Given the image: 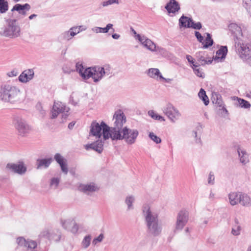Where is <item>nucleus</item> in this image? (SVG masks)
<instances>
[{
  "mask_svg": "<svg viewBox=\"0 0 251 251\" xmlns=\"http://www.w3.org/2000/svg\"><path fill=\"white\" fill-rule=\"evenodd\" d=\"M149 76L152 78L156 77V78H165L160 73L159 70L156 68L150 69L148 70Z\"/></svg>",
  "mask_w": 251,
  "mask_h": 251,
  "instance_id": "obj_29",
  "label": "nucleus"
},
{
  "mask_svg": "<svg viewBox=\"0 0 251 251\" xmlns=\"http://www.w3.org/2000/svg\"><path fill=\"white\" fill-rule=\"evenodd\" d=\"M16 94V88L9 84L1 85L0 88V98L5 102L14 103Z\"/></svg>",
  "mask_w": 251,
  "mask_h": 251,
  "instance_id": "obj_7",
  "label": "nucleus"
},
{
  "mask_svg": "<svg viewBox=\"0 0 251 251\" xmlns=\"http://www.w3.org/2000/svg\"><path fill=\"white\" fill-rule=\"evenodd\" d=\"M37 247V243L35 241H33L32 240H27L26 242V247L28 249H31L33 250Z\"/></svg>",
  "mask_w": 251,
  "mask_h": 251,
  "instance_id": "obj_43",
  "label": "nucleus"
},
{
  "mask_svg": "<svg viewBox=\"0 0 251 251\" xmlns=\"http://www.w3.org/2000/svg\"><path fill=\"white\" fill-rule=\"evenodd\" d=\"M60 38L62 40L69 41L71 39V36L69 35V32L68 31L63 32L60 36Z\"/></svg>",
  "mask_w": 251,
  "mask_h": 251,
  "instance_id": "obj_46",
  "label": "nucleus"
},
{
  "mask_svg": "<svg viewBox=\"0 0 251 251\" xmlns=\"http://www.w3.org/2000/svg\"><path fill=\"white\" fill-rule=\"evenodd\" d=\"M31 7L28 3L25 4H21L17 3V12L20 14L25 16L26 14V12L28 11Z\"/></svg>",
  "mask_w": 251,
  "mask_h": 251,
  "instance_id": "obj_27",
  "label": "nucleus"
},
{
  "mask_svg": "<svg viewBox=\"0 0 251 251\" xmlns=\"http://www.w3.org/2000/svg\"><path fill=\"white\" fill-rule=\"evenodd\" d=\"M34 76V71L32 69L24 71L18 78H32Z\"/></svg>",
  "mask_w": 251,
  "mask_h": 251,
  "instance_id": "obj_33",
  "label": "nucleus"
},
{
  "mask_svg": "<svg viewBox=\"0 0 251 251\" xmlns=\"http://www.w3.org/2000/svg\"><path fill=\"white\" fill-rule=\"evenodd\" d=\"M5 170L9 173L15 174L16 173V164L8 163L5 167Z\"/></svg>",
  "mask_w": 251,
  "mask_h": 251,
  "instance_id": "obj_37",
  "label": "nucleus"
},
{
  "mask_svg": "<svg viewBox=\"0 0 251 251\" xmlns=\"http://www.w3.org/2000/svg\"><path fill=\"white\" fill-rule=\"evenodd\" d=\"M68 31L69 32V35L71 38L76 35L75 33L74 32L73 30H71V28L68 30Z\"/></svg>",
  "mask_w": 251,
  "mask_h": 251,
  "instance_id": "obj_62",
  "label": "nucleus"
},
{
  "mask_svg": "<svg viewBox=\"0 0 251 251\" xmlns=\"http://www.w3.org/2000/svg\"><path fill=\"white\" fill-rule=\"evenodd\" d=\"M115 133L112 140H124V141L128 145L134 144L137 140L139 135V131L136 129H131L127 126H125L120 132Z\"/></svg>",
  "mask_w": 251,
  "mask_h": 251,
  "instance_id": "obj_3",
  "label": "nucleus"
},
{
  "mask_svg": "<svg viewBox=\"0 0 251 251\" xmlns=\"http://www.w3.org/2000/svg\"><path fill=\"white\" fill-rule=\"evenodd\" d=\"M82 26H74L71 28V30H73L75 33L76 35L79 33L80 31H82V29H80V28H82Z\"/></svg>",
  "mask_w": 251,
  "mask_h": 251,
  "instance_id": "obj_50",
  "label": "nucleus"
},
{
  "mask_svg": "<svg viewBox=\"0 0 251 251\" xmlns=\"http://www.w3.org/2000/svg\"><path fill=\"white\" fill-rule=\"evenodd\" d=\"M149 115L152 118L155 119V117L158 114L154 112L153 110H151L148 112Z\"/></svg>",
  "mask_w": 251,
  "mask_h": 251,
  "instance_id": "obj_55",
  "label": "nucleus"
},
{
  "mask_svg": "<svg viewBox=\"0 0 251 251\" xmlns=\"http://www.w3.org/2000/svg\"><path fill=\"white\" fill-rule=\"evenodd\" d=\"M17 130L19 135L25 136L29 133L31 128L25 121L21 120L17 124Z\"/></svg>",
  "mask_w": 251,
  "mask_h": 251,
  "instance_id": "obj_16",
  "label": "nucleus"
},
{
  "mask_svg": "<svg viewBox=\"0 0 251 251\" xmlns=\"http://www.w3.org/2000/svg\"><path fill=\"white\" fill-rule=\"evenodd\" d=\"M195 35L198 41L203 45L204 43V40L201 34L199 31H195Z\"/></svg>",
  "mask_w": 251,
  "mask_h": 251,
  "instance_id": "obj_48",
  "label": "nucleus"
},
{
  "mask_svg": "<svg viewBox=\"0 0 251 251\" xmlns=\"http://www.w3.org/2000/svg\"><path fill=\"white\" fill-rule=\"evenodd\" d=\"M196 62L194 64L195 68L206 64H210L213 61V59L208 57L207 53L205 51H199L196 54Z\"/></svg>",
  "mask_w": 251,
  "mask_h": 251,
  "instance_id": "obj_11",
  "label": "nucleus"
},
{
  "mask_svg": "<svg viewBox=\"0 0 251 251\" xmlns=\"http://www.w3.org/2000/svg\"><path fill=\"white\" fill-rule=\"evenodd\" d=\"M54 158L59 164L62 173L65 175H67L68 173V168L67 167L66 160L58 153L55 154Z\"/></svg>",
  "mask_w": 251,
  "mask_h": 251,
  "instance_id": "obj_17",
  "label": "nucleus"
},
{
  "mask_svg": "<svg viewBox=\"0 0 251 251\" xmlns=\"http://www.w3.org/2000/svg\"><path fill=\"white\" fill-rule=\"evenodd\" d=\"M8 9V5L7 1L5 0H0V13H5Z\"/></svg>",
  "mask_w": 251,
  "mask_h": 251,
  "instance_id": "obj_40",
  "label": "nucleus"
},
{
  "mask_svg": "<svg viewBox=\"0 0 251 251\" xmlns=\"http://www.w3.org/2000/svg\"><path fill=\"white\" fill-rule=\"evenodd\" d=\"M194 71L198 77H203L204 76L203 73L200 71L199 69H197L196 68H195Z\"/></svg>",
  "mask_w": 251,
  "mask_h": 251,
  "instance_id": "obj_53",
  "label": "nucleus"
},
{
  "mask_svg": "<svg viewBox=\"0 0 251 251\" xmlns=\"http://www.w3.org/2000/svg\"><path fill=\"white\" fill-rule=\"evenodd\" d=\"M213 44V40L211 38V36L210 34L209 33H206V37L205 39V43H203V48L204 49H207L208 47L212 46Z\"/></svg>",
  "mask_w": 251,
  "mask_h": 251,
  "instance_id": "obj_38",
  "label": "nucleus"
},
{
  "mask_svg": "<svg viewBox=\"0 0 251 251\" xmlns=\"http://www.w3.org/2000/svg\"><path fill=\"white\" fill-rule=\"evenodd\" d=\"M162 111L169 120L173 123H175L178 120L181 116V114L178 109L169 102L163 107Z\"/></svg>",
  "mask_w": 251,
  "mask_h": 251,
  "instance_id": "obj_8",
  "label": "nucleus"
},
{
  "mask_svg": "<svg viewBox=\"0 0 251 251\" xmlns=\"http://www.w3.org/2000/svg\"><path fill=\"white\" fill-rule=\"evenodd\" d=\"M91 239L92 238L91 235H87L85 236L81 243L82 248L83 249H87L91 244Z\"/></svg>",
  "mask_w": 251,
  "mask_h": 251,
  "instance_id": "obj_35",
  "label": "nucleus"
},
{
  "mask_svg": "<svg viewBox=\"0 0 251 251\" xmlns=\"http://www.w3.org/2000/svg\"><path fill=\"white\" fill-rule=\"evenodd\" d=\"M241 227L238 225L234 226L231 230V233L235 236L239 235L240 234Z\"/></svg>",
  "mask_w": 251,
  "mask_h": 251,
  "instance_id": "obj_44",
  "label": "nucleus"
},
{
  "mask_svg": "<svg viewBox=\"0 0 251 251\" xmlns=\"http://www.w3.org/2000/svg\"><path fill=\"white\" fill-rule=\"evenodd\" d=\"M137 38V40H138L145 48L151 51H155L156 45L151 40L143 35H138Z\"/></svg>",
  "mask_w": 251,
  "mask_h": 251,
  "instance_id": "obj_15",
  "label": "nucleus"
},
{
  "mask_svg": "<svg viewBox=\"0 0 251 251\" xmlns=\"http://www.w3.org/2000/svg\"><path fill=\"white\" fill-rule=\"evenodd\" d=\"M142 211L148 233L153 237L160 235L162 231V227L159 222L158 214L152 211L148 205H145L143 207Z\"/></svg>",
  "mask_w": 251,
  "mask_h": 251,
  "instance_id": "obj_1",
  "label": "nucleus"
},
{
  "mask_svg": "<svg viewBox=\"0 0 251 251\" xmlns=\"http://www.w3.org/2000/svg\"><path fill=\"white\" fill-rule=\"evenodd\" d=\"M215 104L220 108H221V110L225 112L226 114H227L228 111L226 107L224 106V104L222 100L217 98L216 101L215 102Z\"/></svg>",
  "mask_w": 251,
  "mask_h": 251,
  "instance_id": "obj_41",
  "label": "nucleus"
},
{
  "mask_svg": "<svg viewBox=\"0 0 251 251\" xmlns=\"http://www.w3.org/2000/svg\"><path fill=\"white\" fill-rule=\"evenodd\" d=\"M112 27V24H108L105 27H95L93 28L92 30L96 33H107L110 29H112L113 31H114V29Z\"/></svg>",
  "mask_w": 251,
  "mask_h": 251,
  "instance_id": "obj_30",
  "label": "nucleus"
},
{
  "mask_svg": "<svg viewBox=\"0 0 251 251\" xmlns=\"http://www.w3.org/2000/svg\"><path fill=\"white\" fill-rule=\"evenodd\" d=\"M186 59H187V60L189 62L192 64L193 65H194V64H195V62L194 61V59L192 57V56H191L190 55H187Z\"/></svg>",
  "mask_w": 251,
  "mask_h": 251,
  "instance_id": "obj_54",
  "label": "nucleus"
},
{
  "mask_svg": "<svg viewBox=\"0 0 251 251\" xmlns=\"http://www.w3.org/2000/svg\"><path fill=\"white\" fill-rule=\"evenodd\" d=\"M63 227L73 234H76L78 230V225L75 220L71 219L61 221Z\"/></svg>",
  "mask_w": 251,
  "mask_h": 251,
  "instance_id": "obj_12",
  "label": "nucleus"
},
{
  "mask_svg": "<svg viewBox=\"0 0 251 251\" xmlns=\"http://www.w3.org/2000/svg\"><path fill=\"white\" fill-rule=\"evenodd\" d=\"M198 96L199 98L202 100L205 105H207L209 104V100L208 97L206 95L205 91L202 88H201L199 92Z\"/></svg>",
  "mask_w": 251,
  "mask_h": 251,
  "instance_id": "obj_34",
  "label": "nucleus"
},
{
  "mask_svg": "<svg viewBox=\"0 0 251 251\" xmlns=\"http://www.w3.org/2000/svg\"><path fill=\"white\" fill-rule=\"evenodd\" d=\"M59 183V179L58 178H52L51 179L50 185L51 187L56 188Z\"/></svg>",
  "mask_w": 251,
  "mask_h": 251,
  "instance_id": "obj_49",
  "label": "nucleus"
},
{
  "mask_svg": "<svg viewBox=\"0 0 251 251\" xmlns=\"http://www.w3.org/2000/svg\"><path fill=\"white\" fill-rule=\"evenodd\" d=\"M51 232L53 233V234H50V235H51L52 236L56 237V235H60L61 236L60 233L59 232H58V231H57V233H55V232L54 231L51 230Z\"/></svg>",
  "mask_w": 251,
  "mask_h": 251,
  "instance_id": "obj_63",
  "label": "nucleus"
},
{
  "mask_svg": "<svg viewBox=\"0 0 251 251\" xmlns=\"http://www.w3.org/2000/svg\"><path fill=\"white\" fill-rule=\"evenodd\" d=\"M78 189L80 191L86 194H89L91 192H95L98 189V187L94 183L80 184Z\"/></svg>",
  "mask_w": 251,
  "mask_h": 251,
  "instance_id": "obj_22",
  "label": "nucleus"
},
{
  "mask_svg": "<svg viewBox=\"0 0 251 251\" xmlns=\"http://www.w3.org/2000/svg\"><path fill=\"white\" fill-rule=\"evenodd\" d=\"M214 175L211 172L210 173L208 176V182L209 184H213L214 182Z\"/></svg>",
  "mask_w": 251,
  "mask_h": 251,
  "instance_id": "obj_51",
  "label": "nucleus"
},
{
  "mask_svg": "<svg viewBox=\"0 0 251 251\" xmlns=\"http://www.w3.org/2000/svg\"><path fill=\"white\" fill-rule=\"evenodd\" d=\"M149 136L156 144H159L161 142V138L156 136L153 132H150Z\"/></svg>",
  "mask_w": 251,
  "mask_h": 251,
  "instance_id": "obj_42",
  "label": "nucleus"
},
{
  "mask_svg": "<svg viewBox=\"0 0 251 251\" xmlns=\"http://www.w3.org/2000/svg\"><path fill=\"white\" fill-rule=\"evenodd\" d=\"M27 168L23 161L20 160L17 163V174L24 175L25 173Z\"/></svg>",
  "mask_w": 251,
  "mask_h": 251,
  "instance_id": "obj_31",
  "label": "nucleus"
},
{
  "mask_svg": "<svg viewBox=\"0 0 251 251\" xmlns=\"http://www.w3.org/2000/svg\"><path fill=\"white\" fill-rule=\"evenodd\" d=\"M239 198L241 205L247 207L251 206V199L247 194L241 193Z\"/></svg>",
  "mask_w": 251,
  "mask_h": 251,
  "instance_id": "obj_26",
  "label": "nucleus"
},
{
  "mask_svg": "<svg viewBox=\"0 0 251 251\" xmlns=\"http://www.w3.org/2000/svg\"><path fill=\"white\" fill-rule=\"evenodd\" d=\"M155 120H161V121H165V119L163 117L157 114V115L155 117Z\"/></svg>",
  "mask_w": 251,
  "mask_h": 251,
  "instance_id": "obj_59",
  "label": "nucleus"
},
{
  "mask_svg": "<svg viewBox=\"0 0 251 251\" xmlns=\"http://www.w3.org/2000/svg\"><path fill=\"white\" fill-rule=\"evenodd\" d=\"M75 70L79 73L82 78H88L92 77V78H101L103 76H108L111 74L110 68L108 66L101 67L99 66L90 67L85 69L81 63L77 62L75 64Z\"/></svg>",
  "mask_w": 251,
  "mask_h": 251,
  "instance_id": "obj_2",
  "label": "nucleus"
},
{
  "mask_svg": "<svg viewBox=\"0 0 251 251\" xmlns=\"http://www.w3.org/2000/svg\"><path fill=\"white\" fill-rule=\"evenodd\" d=\"M235 48L239 57L245 61L251 55V45L244 43L240 39H235Z\"/></svg>",
  "mask_w": 251,
  "mask_h": 251,
  "instance_id": "obj_6",
  "label": "nucleus"
},
{
  "mask_svg": "<svg viewBox=\"0 0 251 251\" xmlns=\"http://www.w3.org/2000/svg\"><path fill=\"white\" fill-rule=\"evenodd\" d=\"M112 37L114 39H118L120 38V35L117 33H114L112 35Z\"/></svg>",
  "mask_w": 251,
  "mask_h": 251,
  "instance_id": "obj_64",
  "label": "nucleus"
},
{
  "mask_svg": "<svg viewBox=\"0 0 251 251\" xmlns=\"http://www.w3.org/2000/svg\"><path fill=\"white\" fill-rule=\"evenodd\" d=\"M104 238L103 234L101 233L99 236L94 238L92 241V243L94 245H96L99 242H101Z\"/></svg>",
  "mask_w": 251,
  "mask_h": 251,
  "instance_id": "obj_47",
  "label": "nucleus"
},
{
  "mask_svg": "<svg viewBox=\"0 0 251 251\" xmlns=\"http://www.w3.org/2000/svg\"><path fill=\"white\" fill-rule=\"evenodd\" d=\"M135 201V198L133 196H128L126 197L125 202L127 205L128 210L132 209L133 208V203Z\"/></svg>",
  "mask_w": 251,
  "mask_h": 251,
  "instance_id": "obj_36",
  "label": "nucleus"
},
{
  "mask_svg": "<svg viewBox=\"0 0 251 251\" xmlns=\"http://www.w3.org/2000/svg\"><path fill=\"white\" fill-rule=\"evenodd\" d=\"M63 71L64 73H70L71 72H74L75 70L74 69H68L67 67L66 66V67H63Z\"/></svg>",
  "mask_w": 251,
  "mask_h": 251,
  "instance_id": "obj_56",
  "label": "nucleus"
},
{
  "mask_svg": "<svg viewBox=\"0 0 251 251\" xmlns=\"http://www.w3.org/2000/svg\"><path fill=\"white\" fill-rule=\"evenodd\" d=\"M36 107L40 112L42 116H44L45 114V111L43 109L41 104L38 103L36 105Z\"/></svg>",
  "mask_w": 251,
  "mask_h": 251,
  "instance_id": "obj_52",
  "label": "nucleus"
},
{
  "mask_svg": "<svg viewBox=\"0 0 251 251\" xmlns=\"http://www.w3.org/2000/svg\"><path fill=\"white\" fill-rule=\"evenodd\" d=\"M114 121L113 126L110 127L111 133V139L113 137L115 133H117L116 131L120 132L123 128V125L126 122V117L121 110L116 111L113 117Z\"/></svg>",
  "mask_w": 251,
  "mask_h": 251,
  "instance_id": "obj_5",
  "label": "nucleus"
},
{
  "mask_svg": "<svg viewBox=\"0 0 251 251\" xmlns=\"http://www.w3.org/2000/svg\"><path fill=\"white\" fill-rule=\"evenodd\" d=\"M215 198V194L211 191L209 196V199L211 200H213Z\"/></svg>",
  "mask_w": 251,
  "mask_h": 251,
  "instance_id": "obj_60",
  "label": "nucleus"
},
{
  "mask_svg": "<svg viewBox=\"0 0 251 251\" xmlns=\"http://www.w3.org/2000/svg\"><path fill=\"white\" fill-rule=\"evenodd\" d=\"M89 134L90 135L98 138H100L102 135L104 140L111 138L110 127L103 121H101L100 124L96 121H93L91 125Z\"/></svg>",
  "mask_w": 251,
  "mask_h": 251,
  "instance_id": "obj_4",
  "label": "nucleus"
},
{
  "mask_svg": "<svg viewBox=\"0 0 251 251\" xmlns=\"http://www.w3.org/2000/svg\"><path fill=\"white\" fill-rule=\"evenodd\" d=\"M241 194V192H234L228 194L229 202L231 205L234 206L239 203Z\"/></svg>",
  "mask_w": 251,
  "mask_h": 251,
  "instance_id": "obj_23",
  "label": "nucleus"
},
{
  "mask_svg": "<svg viewBox=\"0 0 251 251\" xmlns=\"http://www.w3.org/2000/svg\"><path fill=\"white\" fill-rule=\"evenodd\" d=\"M27 241L23 237H19L17 238V244L19 246L26 247Z\"/></svg>",
  "mask_w": 251,
  "mask_h": 251,
  "instance_id": "obj_45",
  "label": "nucleus"
},
{
  "mask_svg": "<svg viewBox=\"0 0 251 251\" xmlns=\"http://www.w3.org/2000/svg\"><path fill=\"white\" fill-rule=\"evenodd\" d=\"M52 161L51 158L38 159L36 161L37 169H39L42 168H47L49 167Z\"/></svg>",
  "mask_w": 251,
  "mask_h": 251,
  "instance_id": "obj_24",
  "label": "nucleus"
},
{
  "mask_svg": "<svg viewBox=\"0 0 251 251\" xmlns=\"http://www.w3.org/2000/svg\"><path fill=\"white\" fill-rule=\"evenodd\" d=\"M7 75L8 77H13L16 76V73L14 71H12L8 73Z\"/></svg>",
  "mask_w": 251,
  "mask_h": 251,
  "instance_id": "obj_58",
  "label": "nucleus"
},
{
  "mask_svg": "<svg viewBox=\"0 0 251 251\" xmlns=\"http://www.w3.org/2000/svg\"><path fill=\"white\" fill-rule=\"evenodd\" d=\"M119 0H107L101 2L100 5V8L104 7L113 4H119Z\"/></svg>",
  "mask_w": 251,
  "mask_h": 251,
  "instance_id": "obj_39",
  "label": "nucleus"
},
{
  "mask_svg": "<svg viewBox=\"0 0 251 251\" xmlns=\"http://www.w3.org/2000/svg\"><path fill=\"white\" fill-rule=\"evenodd\" d=\"M7 26L5 27L3 34L4 36L12 37L14 36L16 31V19H9L6 20Z\"/></svg>",
  "mask_w": 251,
  "mask_h": 251,
  "instance_id": "obj_13",
  "label": "nucleus"
},
{
  "mask_svg": "<svg viewBox=\"0 0 251 251\" xmlns=\"http://www.w3.org/2000/svg\"><path fill=\"white\" fill-rule=\"evenodd\" d=\"M165 8L169 13H175L180 9V6L176 0H170L166 5Z\"/></svg>",
  "mask_w": 251,
  "mask_h": 251,
  "instance_id": "obj_19",
  "label": "nucleus"
},
{
  "mask_svg": "<svg viewBox=\"0 0 251 251\" xmlns=\"http://www.w3.org/2000/svg\"><path fill=\"white\" fill-rule=\"evenodd\" d=\"M155 51H158L161 53H164L166 52V50L164 49L156 47Z\"/></svg>",
  "mask_w": 251,
  "mask_h": 251,
  "instance_id": "obj_57",
  "label": "nucleus"
},
{
  "mask_svg": "<svg viewBox=\"0 0 251 251\" xmlns=\"http://www.w3.org/2000/svg\"><path fill=\"white\" fill-rule=\"evenodd\" d=\"M231 99L233 100H237L239 105L241 108L245 109H249L251 108V105L250 102L244 99L239 98L237 97H231Z\"/></svg>",
  "mask_w": 251,
  "mask_h": 251,
  "instance_id": "obj_28",
  "label": "nucleus"
},
{
  "mask_svg": "<svg viewBox=\"0 0 251 251\" xmlns=\"http://www.w3.org/2000/svg\"><path fill=\"white\" fill-rule=\"evenodd\" d=\"M85 149L86 150L90 149L93 150L99 153L102 152L103 149V142L101 140H97V141L87 144L85 146Z\"/></svg>",
  "mask_w": 251,
  "mask_h": 251,
  "instance_id": "obj_18",
  "label": "nucleus"
},
{
  "mask_svg": "<svg viewBox=\"0 0 251 251\" xmlns=\"http://www.w3.org/2000/svg\"><path fill=\"white\" fill-rule=\"evenodd\" d=\"M184 19H187L186 16L182 15L179 19V25L180 27H184L187 28H192L195 29H200L201 27V22H197L195 23L192 19H188L187 24H184V23L182 21Z\"/></svg>",
  "mask_w": 251,
  "mask_h": 251,
  "instance_id": "obj_14",
  "label": "nucleus"
},
{
  "mask_svg": "<svg viewBox=\"0 0 251 251\" xmlns=\"http://www.w3.org/2000/svg\"><path fill=\"white\" fill-rule=\"evenodd\" d=\"M229 31L233 35L234 40L239 39L238 36L242 35V29L240 26H238L236 24L231 23L228 25Z\"/></svg>",
  "mask_w": 251,
  "mask_h": 251,
  "instance_id": "obj_21",
  "label": "nucleus"
},
{
  "mask_svg": "<svg viewBox=\"0 0 251 251\" xmlns=\"http://www.w3.org/2000/svg\"><path fill=\"white\" fill-rule=\"evenodd\" d=\"M227 52L226 46H221L220 49L216 51V57L223 59L226 57Z\"/></svg>",
  "mask_w": 251,
  "mask_h": 251,
  "instance_id": "obj_32",
  "label": "nucleus"
},
{
  "mask_svg": "<svg viewBox=\"0 0 251 251\" xmlns=\"http://www.w3.org/2000/svg\"><path fill=\"white\" fill-rule=\"evenodd\" d=\"M51 234H53V233L51 232V230H50L48 229H45L42 231L39 234V237L42 238H46L50 240H53L55 242H58L60 239V235H56V237L52 236L50 235Z\"/></svg>",
  "mask_w": 251,
  "mask_h": 251,
  "instance_id": "obj_20",
  "label": "nucleus"
},
{
  "mask_svg": "<svg viewBox=\"0 0 251 251\" xmlns=\"http://www.w3.org/2000/svg\"><path fill=\"white\" fill-rule=\"evenodd\" d=\"M131 30L132 31V32H133V33L134 35L135 39L136 40H138L137 35H139V34H137V32H136V31L133 28H131Z\"/></svg>",
  "mask_w": 251,
  "mask_h": 251,
  "instance_id": "obj_61",
  "label": "nucleus"
},
{
  "mask_svg": "<svg viewBox=\"0 0 251 251\" xmlns=\"http://www.w3.org/2000/svg\"><path fill=\"white\" fill-rule=\"evenodd\" d=\"M189 220V212L185 210L179 212L176 218V230H182Z\"/></svg>",
  "mask_w": 251,
  "mask_h": 251,
  "instance_id": "obj_10",
  "label": "nucleus"
},
{
  "mask_svg": "<svg viewBox=\"0 0 251 251\" xmlns=\"http://www.w3.org/2000/svg\"><path fill=\"white\" fill-rule=\"evenodd\" d=\"M238 153L240 162L243 164H246L249 162V154L247 151L243 149L239 148Z\"/></svg>",
  "mask_w": 251,
  "mask_h": 251,
  "instance_id": "obj_25",
  "label": "nucleus"
},
{
  "mask_svg": "<svg viewBox=\"0 0 251 251\" xmlns=\"http://www.w3.org/2000/svg\"><path fill=\"white\" fill-rule=\"evenodd\" d=\"M69 111V108L66 107L61 102H54L52 107L51 118L57 117L59 113H62V122H64L68 116L67 113Z\"/></svg>",
  "mask_w": 251,
  "mask_h": 251,
  "instance_id": "obj_9",
  "label": "nucleus"
}]
</instances>
